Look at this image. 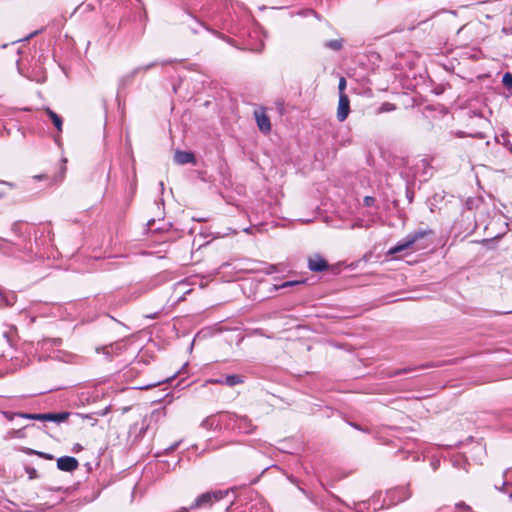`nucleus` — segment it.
Segmentation results:
<instances>
[{
    "label": "nucleus",
    "instance_id": "obj_16",
    "mask_svg": "<svg viewBox=\"0 0 512 512\" xmlns=\"http://www.w3.org/2000/svg\"><path fill=\"white\" fill-rule=\"evenodd\" d=\"M45 113L47 114L49 119L52 121V123L55 126V128L57 129V131L62 132V126H63L62 117L48 107L45 108Z\"/></svg>",
    "mask_w": 512,
    "mask_h": 512
},
{
    "label": "nucleus",
    "instance_id": "obj_25",
    "mask_svg": "<svg viewBox=\"0 0 512 512\" xmlns=\"http://www.w3.org/2000/svg\"><path fill=\"white\" fill-rule=\"evenodd\" d=\"M416 369H417V367H411V366L403 368V369H397V370L393 371L390 376H398V375H401L404 373H409V372L415 371Z\"/></svg>",
    "mask_w": 512,
    "mask_h": 512
},
{
    "label": "nucleus",
    "instance_id": "obj_49",
    "mask_svg": "<svg viewBox=\"0 0 512 512\" xmlns=\"http://www.w3.org/2000/svg\"><path fill=\"white\" fill-rule=\"evenodd\" d=\"M509 498L512 501V492L510 493Z\"/></svg>",
    "mask_w": 512,
    "mask_h": 512
},
{
    "label": "nucleus",
    "instance_id": "obj_6",
    "mask_svg": "<svg viewBox=\"0 0 512 512\" xmlns=\"http://www.w3.org/2000/svg\"><path fill=\"white\" fill-rule=\"evenodd\" d=\"M238 507H235V503L231 502V505L226 508L227 512H235ZM240 512H272L270 506L267 501L260 497L256 496L252 498L249 502L245 504V508Z\"/></svg>",
    "mask_w": 512,
    "mask_h": 512
},
{
    "label": "nucleus",
    "instance_id": "obj_30",
    "mask_svg": "<svg viewBox=\"0 0 512 512\" xmlns=\"http://www.w3.org/2000/svg\"><path fill=\"white\" fill-rule=\"evenodd\" d=\"M455 508L458 510L466 511V512H472V508L469 505H467L465 502H462V501L456 503Z\"/></svg>",
    "mask_w": 512,
    "mask_h": 512
},
{
    "label": "nucleus",
    "instance_id": "obj_38",
    "mask_svg": "<svg viewBox=\"0 0 512 512\" xmlns=\"http://www.w3.org/2000/svg\"><path fill=\"white\" fill-rule=\"evenodd\" d=\"M24 452H25L27 455H38V452H39V451L33 450V449H31V448H26V449L24 450Z\"/></svg>",
    "mask_w": 512,
    "mask_h": 512
},
{
    "label": "nucleus",
    "instance_id": "obj_42",
    "mask_svg": "<svg viewBox=\"0 0 512 512\" xmlns=\"http://www.w3.org/2000/svg\"><path fill=\"white\" fill-rule=\"evenodd\" d=\"M189 510H190V507L189 508L182 507V508H180V509H178V510H176L174 512H189Z\"/></svg>",
    "mask_w": 512,
    "mask_h": 512
},
{
    "label": "nucleus",
    "instance_id": "obj_41",
    "mask_svg": "<svg viewBox=\"0 0 512 512\" xmlns=\"http://www.w3.org/2000/svg\"><path fill=\"white\" fill-rule=\"evenodd\" d=\"M446 17L453 19L455 17L454 12H444L443 13Z\"/></svg>",
    "mask_w": 512,
    "mask_h": 512
},
{
    "label": "nucleus",
    "instance_id": "obj_43",
    "mask_svg": "<svg viewBox=\"0 0 512 512\" xmlns=\"http://www.w3.org/2000/svg\"><path fill=\"white\" fill-rule=\"evenodd\" d=\"M65 171H66V167H63V168H62V171H61V176H60L61 180H62V179H63V177H64Z\"/></svg>",
    "mask_w": 512,
    "mask_h": 512
},
{
    "label": "nucleus",
    "instance_id": "obj_32",
    "mask_svg": "<svg viewBox=\"0 0 512 512\" xmlns=\"http://www.w3.org/2000/svg\"><path fill=\"white\" fill-rule=\"evenodd\" d=\"M363 203L367 207L373 206L375 203V198L372 196H365L363 199Z\"/></svg>",
    "mask_w": 512,
    "mask_h": 512
},
{
    "label": "nucleus",
    "instance_id": "obj_5",
    "mask_svg": "<svg viewBox=\"0 0 512 512\" xmlns=\"http://www.w3.org/2000/svg\"><path fill=\"white\" fill-rule=\"evenodd\" d=\"M224 417L227 418V428L237 429L241 433L249 434L254 430L252 421L247 416H238L233 413L226 412Z\"/></svg>",
    "mask_w": 512,
    "mask_h": 512
},
{
    "label": "nucleus",
    "instance_id": "obj_36",
    "mask_svg": "<svg viewBox=\"0 0 512 512\" xmlns=\"http://www.w3.org/2000/svg\"><path fill=\"white\" fill-rule=\"evenodd\" d=\"M38 456L47 460H52L54 458L53 455L40 451L38 452Z\"/></svg>",
    "mask_w": 512,
    "mask_h": 512
},
{
    "label": "nucleus",
    "instance_id": "obj_23",
    "mask_svg": "<svg viewBox=\"0 0 512 512\" xmlns=\"http://www.w3.org/2000/svg\"><path fill=\"white\" fill-rule=\"evenodd\" d=\"M62 340L60 338H45L42 340V347L50 344L51 346H60Z\"/></svg>",
    "mask_w": 512,
    "mask_h": 512
},
{
    "label": "nucleus",
    "instance_id": "obj_48",
    "mask_svg": "<svg viewBox=\"0 0 512 512\" xmlns=\"http://www.w3.org/2000/svg\"><path fill=\"white\" fill-rule=\"evenodd\" d=\"M250 229H251L250 227H247V228L244 229V232L249 233Z\"/></svg>",
    "mask_w": 512,
    "mask_h": 512
},
{
    "label": "nucleus",
    "instance_id": "obj_17",
    "mask_svg": "<svg viewBox=\"0 0 512 512\" xmlns=\"http://www.w3.org/2000/svg\"><path fill=\"white\" fill-rule=\"evenodd\" d=\"M158 64H159L158 61H153L146 65L135 67L132 71H130L128 73V78L130 80H133L139 73L147 72L148 70L152 69L153 67L157 66Z\"/></svg>",
    "mask_w": 512,
    "mask_h": 512
},
{
    "label": "nucleus",
    "instance_id": "obj_19",
    "mask_svg": "<svg viewBox=\"0 0 512 512\" xmlns=\"http://www.w3.org/2000/svg\"><path fill=\"white\" fill-rule=\"evenodd\" d=\"M103 352L108 360H111L113 355L119 354L120 347L118 345H109L102 348H98L97 352Z\"/></svg>",
    "mask_w": 512,
    "mask_h": 512
},
{
    "label": "nucleus",
    "instance_id": "obj_22",
    "mask_svg": "<svg viewBox=\"0 0 512 512\" xmlns=\"http://www.w3.org/2000/svg\"><path fill=\"white\" fill-rule=\"evenodd\" d=\"M196 24L199 26V27H204L205 29H207L208 31H210L211 33H213L214 35H216L217 37L227 41L228 43H232V40L230 38H227L225 37L223 34L213 30V29H210L209 27L205 26L202 22L198 21V20H195Z\"/></svg>",
    "mask_w": 512,
    "mask_h": 512
},
{
    "label": "nucleus",
    "instance_id": "obj_39",
    "mask_svg": "<svg viewBox=\"0 0 512 512\" xmlns=\"http://www.w3.org/2000/svg\"><path fill=\"white\" fill-rule=\"evenodd\" d=\"M26 472L29 474L30 478H33L36 473V470L34 468H26Z\"/></svg>",
    "mask_w": 512,
    "mask_h": 512
},
{
    "label": "nucleus",
    "instance_id": "obj_14",
    "mask_svg": "<svg viewBox=\"0 0 512 512\" xmlns=\"http://www.w3.org/2000/svg\"><path fill=\"white\" fill-rule=\"evenodd\" d=\"M174 161L179 165L196 164L195 155L192 152L176 150L174 154Z\"/></svg>",
    "mask_w": 512,
    "mask_h": 512
},
{
    "label": "nucleus",
    "instance_id": "obj_1",
    "mask_svg": "<svg viewBox=\"0 0 512 512\" xmlns=\"http://www.w3.org/2000/svg\"><path fill=\"white\" fill-rule=\"evenodd\" d=\"M200 10L207 13L208 17L216 20L219 17L221 28L227 30L229 33L241 35L242 28L240 24L236 23L230 14V9L226 0H205L201 5Z\"/></svg>",
    "mask_w": 512,
    "mask_h": 512
},
{
    "label": "nucleus",
    "instance_id": "obj_45",
    "mask_svg": "<svg viewBox=\"0 0 512 512\" xmlns=\"http://www.w3.org/2000/svg\"><path fill=\"white\" fill-rule=\"evenodd\" d=\"M191 30H192L193 33H198V29L195 28V27H191Z\"/></svg>",
    "mask_w": 512,
    "mask_h": 512
},
{
    "label": "nucleus",
    "instance_id": "obj_15",
    "mask_svg": "<svg viewBox=\"0 0 512 512\" xmlns=\"http://www.w3.org/2000/svg\"><path fill=\"white\" fill-rule=\"evenodd\" d=\"M70 416V412L62 411L57 413H42V421H50L56 423L65 422Z\"/></svg>",
    "mask_w": 512,
    "mask_h": 512
},
{
    "label": "nucleus",
    "instance_id": "obj_28",
    "mask_svg": "<svg viewBox=\"0 0 512 512\" xmlns=\"http://www.w3.org/2000/svg\"><path fill=\"white\" fill-rule=\"evenodd\" d=\"M345 88H346V79L344 77H341L339 80V84H338L339 95H346Z\"/></svg>",
    "mask_w": 512,
    "mask_h": 512
},
{
    "label": "nucleus",
    "instance_id": "obj_4",
    "mask_svg": "<svg viewBox=\"0 0 512 512\" xmlns=\"http://www.w3.org/2000/svg\"><path fill=\"white\" fill-rule=\"evenodd\" d=\"M230 493L233 494L234 492L230 490H215L205 492L195 499V501L191 504L190 509L211 506L214 502L220 501L224 497L229 496Z\"/></svg>",
    "mask_w": 512,
    "mask_h": 512
},
{
    "label": "nucleus",
    "instance_id": "obj_7",
    "mask_svg": "<svg viewBox=\"0 0 512 512\" xmlns=\"http://www.w3.org/2000/svg\"><path fill=\"white\" fill-rule=\"evenodd\" d=\"M411 492L407 487H396L387 491L386 497L388 498V506L396 505L410 498Z\"/></svg>",
    "mask_w": 512,
    "mask_h": 512
},
{
    "label": "nucleus",
    "instance_id": "obj_8",
    "mask_svg": "<svg viewBox=\"0 0 512 512\" xmlns=\"http://www.w3.org/2000/svg\"><path fill=\"white\" fill-rule=\"evenodd\" d=\"M224 414H226V412L207 417L202 421L201 426L208 430L221 429L222 426L227 428V418L224 417Z\"/></svg>",
    "mask_w": 512,
    "mask_h": 512
},
{
    "label": "nucleus",
    "instance_id": "obj_10",
    "mask_svg": "<svg viewBox=\"0 0 512 512\" xmlns=\"http://www.w3.org/2000/svg\"><path fill=\"white\" fill-rule=\"evenodd\" d=\"M79 467V462L75 457L62 456L57 459V468L64 472H73Z\"/></svg>",
    "mask_w": 512,
    "mask_h": 512
},
{
    "label": "nucleus",
    "instance_id": "obj_11",
    "mask_svg": "<svg viewBox=\"0 0 512 512\" xmlns=\"http://www.w3.org/2000/svg\"><path fill=\"white\" fill-rule=\"evenodd\" d=\"M350 113V100L347 95H339L338 108H337V119L339 122H343L347 119Z\"/></svg>",
    "mask_w": 512,
    "mask_h": 512
},
{
    "label": "nucleus",
    "instance_id": "obj_29",
    "mask_svg": "<svg viewBox=\"0 0 512 512\" xmlns=\"http://www.w3.org/2000/svg\"><path fill=\"white\" fill-rule=\"evenodd\" d=\"M305 283V281H286L284 283H282L279 288H287V287H292V286H295V285H303Z\"/></svg>",
    "mask_w": 512,
    "mask_h": 512
},
{
    "label": "nucleus",
    "instance_id": "obj_2",
    "mask_svg": "<svg viewBox=\"0 0 512 512\" xmlns=\"http://www.w3.org/2000/svg\"><path fill=\"white\" fill-rule=\"evenodd\" d=\"M431 229H419L406 235L397 244L389 249V254H396L404 250L412 249L414 251L423 250L429 247L432 243L431 236L433 235Z\"/></svg>",
    "mask_w": 512,
    "mask_h": 512
},
{
    "label": "nucleus",
    "instance_id": "obj_37",
    "mask_svg": "<svg viewBox=\"0 0 512 512\" xmlns=\"http://www.w3.org/2000/svg\"><path fill=\"white\" fill-rule=\"evenodd\" d=\"M147 428H148V424H146L145 421H143L142 426L139 431V435L142 436L145 433V431L147 430Z\"/></svg>",
    "mask_w": 512,
    "mask_h": 512
},
{
    "label": "nucleus",
    "instance_id": "obj_9",
    "mask_svg": "<svg viewBox=\"0 0 512 512\" xmlns=\"http://www.w3.org/2000/svg\"><path fill=\"white\" fill-rule=\"evenodd\" d=\"M209 384H221L228 387H234L244 382L243 376L238 374L227 375L219 378H210L206 381Z\"/></svg>",
    "mask_w": 512,
    "mask_h": 512
},
{
    "label": "nucleus",
    "instance_id": "obj_21",
    "mask_svg": "<svg viewBox=\"0 0 512 512\" xmlns=\"http://www.w3.org/2000/svg\"><path fill=\"white\" fill-rule=\"evenodd\" d=\"M17 416L24 419L38 420L42 421V413H23L17 412Z\"/></svg>",
    "mask_w": 512,
    "mask_h": 512
},
{
    "label": "nucleus",
    "instance_id": "obj_50",
    "mask_svg": "<svg viewBox=\"0 0 512 512\" xmlns=\"http://www.w3.org/2000/svg\"><path fill=\"white\" fill-rule=\"evenodd\" d=\"M511 152H512V147L510 148Z\"/></svg>",
    "mask_w": 512,
    "mask_h": 512
},
{
    "label": "nucleus",
    "instance_id": "obj_18",
    "mask_svg": "<svg viewBox=\"0 0 512 512\" xmlns=\"http://www.w3.org/2000/svg\"><path fill=\"white\" fill-rule=\"evenodd\" d=\"M0 299L5 304V306H13L16 303L17 296L14 292H5L0 290Z\"/></svg>",
    "mask_w": 512,
    "mask_h": 512
},
{
    "label": "nucleus",
    "instance_id": "obj_33",
    "mask_svg": "<svg viewBox=\"0 0 512 512\" xmlns=\"http://www.w3.org/2000/svg\"><path fill=\"white\" fill-rule=\"evenodd\" d=\"M131 82H132V80H130V79L128 78V74H127V75L123 76V77L119 80V86H120L121 88H124L127 84H129V83H131Z\"/></svg>",
    "mask_w": 512,
    "mask_h": 512
},
{
    "label": "nucleus",
    "instance_id": "obj_31",
    "mask_svg": "<svg viewBox=\"0 0 512 512\" xmlns=\"http://www.w3.org/2000/svg\"><path fill=\"white\" fill-rule=\"evenodd\" d=\"M456 135L458 137H460V138L465 137V136L483 138V135L481 133H475V134L469 133V134H466V133H464L462 131H459V132H457Z\"/></svg>",
    "mask_w": 512,
    "mask_h": 512
},
{
    "label": "nucleus",
    "instance_id": "obj_46",
    "mask_svg": "<svg viewBox=\"0 0 512 512\" xmlns=\"http://www.w3.org/2000/svg\"><path fill=\"white\" fill-rule=\"evenodd\" d=\"M154 386H155V384H152V385H146V386H144L143 388H144V389H148V388H150V387H154Z\"/></svg>",
    "mask_w": 512,
    "mask_h": 512
},
{
    "label": "nucleus",
    "instance_id": "obj_3",
    "mask_svg": "<svg viewBox=\"0 0 512 512\" xmlns=\"http://www.w3.org/2000/svg\"><path fill=\"white\" fill-rule=\"evenodd\" d=\"M12 232L17 236V240L9 241L2 239L5 245L1 246L4 253L18 256L19 254H30L32 253V242L29 237L20 231V224L14 223L12 225Z\"/></svg>",
    "mask_w": 512,
    "mask_h": 512
},
{
    "label": "nucleus",
    "instance_id": "obj_27",
    "mask_svg": "<svg viewBox=\"0 0 512 512\" xmlns=\"http://www.w3.org/2000/svg\"><path fill=\"white\" fill-rule=\"evenodd\" d=\"M181 441H176L175 443H173L172 445H170L169 447L165 448L163 453H157V456L161 455V454H169V453H172L173 451H175L179 445H180Z\"/></svg>",
    "mask_w": 512,
    "mask_h": 512
},
{
    "label": "nucleus",
    "instance_id": "obj_12",
    "mask_svg": "<svg viewBox=\"0 0 512 512\" xmlns=\"http://www.w3.org/2000/svg\"><path fill=\"white\" fill-rule=\"evenodd\" d=\"M254 115H255V119H256L257 126H258L259 130L263 133H269L271 131V123H270V119L267 116L265 110L264 109L256 110L254 112Z\"/></svg>",
    "mask_w": 512,
    "mask_h": 512
},
{
    "label": "nucleus",
    "instance_id": "obj_47",
    "mask_svg": "<svg viewBox=\"0 0 512 512\" xmlns=\"http://www.w3.org/2000/svg\"><path fill=\"white\" fill-rule=\"evenodd\" d=\"M352 426H353L354 428H356V429L361 430V428H359V426H358V425H356V424H352ZM362 431H364V430L362 429Z\"/></svg>",
    "mask_w": 512,
    "mask_h": 512
},
{
    "label": "nucleus",
    "instance_id": "obj_34",
    "mask_svg": "<svg viewBox=\"0 0 512 512\" xmlns=\"http://www.w3.org/2000/svg\"><path fill=\"white\" fill-rule=\"evenodd\" d=\"M406 198H407L409 203L413 202L414 191L412 189H410L409 187H407V189H406Z\"/></svg>",
    "mask_w": 512,
    "mask_h": 512
},
{
    "label": "nucleus",
    "instance_id": "obj_24",
    "mask_svg": "<svg viewBox=\"0 0 512 512\" xmlns=\"http://www.w3.org/2000/svg\"><path fill=\"white\" fill-rule=\"evenodd\" d=\"M396 109V106L390 102H384L379 107V113L391 112Z\"/></svg>",
    "mask_w": 512,
    "mask_h": 512
},
{
    "label": "nucleus",
    "instance_id": "obj_44",
    "mask_svg": "<svg viewBox=\"0 0 512 512\" xmlns=\"http://www.w3.org/2000/svg\"><path fill=\"white\" fill-rule=\"evenodd\" d=\"M0 183H2V184H6V185L11 186V187L13 186V184H12V183H10V182L0 181Z\"/></svg>",
    "mask_w": 512,
    "mask_h": 512
},
{
    "label": "nucleus",
    "instance_id": "obj_20",
    "mask_svg": "<svg viewBox=\"0 0 512 512\" xmlns=\"http://www.w3.org/2000/svg\"><path fill=\"white\" fill-rule=\"evenodd\" d=\"M324 46L333 51H339L343 46V41L341 39L328 40L324 43Z\"/></svg>",
    "mask_w": 512,
    "mask_h": 512
},
{
    "label": "nucleus",
    "instance_id": "obj_26",
    "mask_svg": "<svg viewBox=\"0 0 512 512\" xmlns=\"http://www.w3.org/2000/svg\"><path fill=\"white\" fill-rule=\"evenodd\" d=\"M502 83L508 87L512 88V74L510 72H506L502 77Z\"/></svg>",
    "mask_w": 512,
    "mask_h": 512
},
{
    "label": "nucleus",
    "instance_id": "obj_40",
    "mask_svg": "<svg viewBox=\"0 0 512 512\" xmlns=\"http://www.w3.org/2000/svg\"><path fill=\"white\" fill-rule=\"evenodd\" d=\"M439 16H440V14H439V15H434V16H433L432 18H430V19L423 20V21L419 22V24H418V25H425V24H427L430 20L436 19V18H438Z\"/></svg>",
    "mask_w": 512,
    "mask_h": 512
},
{
    "label": "nucleus",
    "instance_id": "obj_13",
    "mask_svg": "<svg viewBox=\"0 0 512 512\" xmlns=\"http://www.w3.org/2000/svg\"><path fill=\"white\" fill-rule=\"evenodd\" d=\"M308 268L313 272H322L328 269L327 261L316 254L308 259Z\"/></svg>",
    "mask_w": 512,
    "mask_h": 512
},
{
    "label": "nucleus",
    "instance_id": "obj_35",
    "mask_svg": "<svg viewBox=\"0 0 512 512\" xmlns=\"http://www.w3.org/2000/svg\"><path fill=\"white\" fill-rule=\"evenodd\" d=\"M2 414L9 421H12L15 417H18L17 413H12V412H8V411H3Z\"/></svg>",
    "mask_w": 512,
    "mask_h": 512
}]
</instances>
